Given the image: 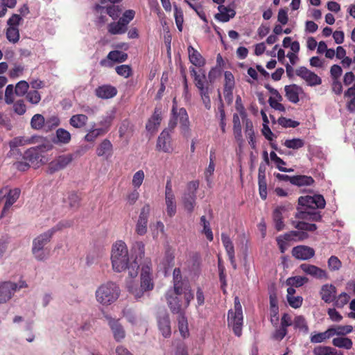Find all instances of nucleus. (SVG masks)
<instances>
[{"label": "nucleus", "mask_w": 355, "mask_h": 355, "mask_svg": "<svg viewBox=\"0 0 355 355\" xmlns=\"http://www.w3.org/2000/svg\"><path fill=\"white\" fill-rule=\"evenodd\" d=\"M173 277V287L167 291L166 298L171 311L180 313L184 308H188L193 294L188 284L182 281L180 268L174 269Z\"/></svg>", "instance_id": "f257e3e1"}, {"label": "nucleus", "mask_w": 355, "mask_h": 355, "mask_svg": "<svg viewBox=\"0 0 355 355\" xmlns=\"http://www.w3.org/2000/svg\"><path fill=\"white\" fill-rule=\"evenodd\" d=\"M173 117L168 123V130L171 132L177 125L178 121L180 123V128L184 136L189 135V121L187 110L184 108L178 110L177 107L173 105L172 108Z\"/></svg>", "instance_id": "6e6552de"}, {"label": "nucleus", "mask_w": 355, "mask_h": 355, "mask_svg": "<svg viewBox=\"0 0 355 355\" xmlns=\"http://www.w3.org/2000/svg\"><path fill=\"white\" fill-rule=\"evenodd\" d=\"M233 132L235 139L239 143L240 145L242 144L243 142L242 128L240 117L237 114H234L233 115Z\"/></svg>", "instance_id": "c9c22d12"}, {"label": "nucleus", "mask_w": 355, "mask_h": 355, "mask_svg": "<svg viewBox=\"0 0 355 355\" xmlns=\"http://www.w3.org/2000/svg\"><path fill=\"white\" fill-rule=\"evenodd\" d=\"M145 178V174L143 170H139L133 174L132 179V185L134 189H139Z\"/></svg>", "instance_id": "3c124183"}, {"label": "nucleus", "mask_w": 355, "mask_h": 355, "mask_svg": "<svg viewBox=\"0 0 355 355\" xmlns=\"http://www.w3.org/2000/svg\"><path fill=\"white\" fill-rule=\"evenodd\" d=\"M165 205L167 215L173 217L177 211V202L171 180H167L165 187Z\"/></svg>", "instance_id": "f8f14e48"}, {"label": "nucleus", "mask_w": 355, "mask_h": 355, "mask_svg": "<svg viewBox=\"0 0 355 355\" xmlns=\"http://www.w3.org/2000/svg\"><path fill=\"white\" fill-rule=\"evenodd\" d=\"M292 255L299 260H309L315 256V250L309 246L300 245L293 248Z\"/></svg>", "instance_id": "f3484780"}, {"label": "nucleus", "mask_w": 355, "mask_h": 355, "mask_svg": "<svg viewBox=\"0 0 355 355\" xmlns=\"http://www.w3.org/2000/svg\"><path fill=\"white\" fill-rule=\"evenodd\" d=\"M291 205L288 204L285 205L277 206L273 211L272 220L275 229L277 231H281L284 228V223L283 221V214L286 211L291 209Z\"/></svg>", "instance_id": "a211bd4d"}, {"label": "nucleus", "mask_w": 355, "mask_h": 355, "mask_svg": "<svg viewBox=\"0 0 355 355\" xmlns=\"http://www.w3.org/2000/svg\"><path fill=\"white\" fill-rule=\"evenodd\" d=\"M26 97L27 101L33 105L38 104L41 101L40 94L37 90L29 91Z\"/></svg>", "instance_id": "0e129e2a"}, {"label": "nucleus", "mask_w": 355, "mask_h": 355, "mask_svg": "<svg viewBox=\"0 0 355 355\" xmlns=\"http://www.w3.org/2000/svg\"><path fill=\"white\" fill-rule=\"evenodd\" d=\"M293 326L295 329H298L305 334H307L309 331V327L306 321L302 315H297L295 318L293 320Z\"/></svg>", "instance_id": "de8ad7c7"}, {"label": "nucleus", "mask_w": 355, "mask_h": 355, "mask_svg": "<svg viewBox=\"0 0 355 355\" xmlns=\"http://www.w3.org/2000/svg\"><path fill=\"white\" fill-rule=\"evenodd\" d=\"M41 153L35 148L28 149L24 155V158L30 164L38 166L42 163Z\"/></svg>", "instance_id": "bb28decb"}, {"label": "nucleus", "mask_w": 355, "mask_h": 355, "mask_svg": "<svg viewBox=\"0 0 355 355\" xmlns=\"http://www.w3.org/2000/svg\"><path fill=\"white\" fill-rule=\"evenodd\" d=\"M300 269L305 274L310 275L318 279H328L329 276L326 270L309 263H302L300 266Z\"/></svg>", "instance_id": "dca6fc26"}, {"label": "nucleus", "mask_w": 355, "mask_h": 355, "mask_svg": "<svg viewBox=\"0 0 355 355\" xmlns=\"http://www.w3.org/2000/svg\"><path fill=\"white\" fill-rule=\"evenodd\" d=\"M111 262L112 269L116 272L128 270L129 277H137L139 270V263L137 259L130 257L128 248L123 241H116L112 247Z\"/></svg>", "instance_id": "f03ea898"}, {"label": "nucleus", "mask_w": 355, "mask_h": 355, "mask_svg": "<svg viewBox=\"0 0 355 355\" xmlns=\"http://www.w3.org/2000/svg\"><path fill=\"white\" fill-rule=\"evenodd\" d=\"M331 337H332V331L329 328L324 332L312 334L310 337V341L312 343H320Z\"/></svg>", "instance_id": "79ce46f5"}, {"label": "nucleus", "mask_w": 355, "mask_h": 355, "mask_svg": "<svg viewBox=\"0 0 355 355\" xmlns=\"http://www.w3.org/2000/svg\"><path fill=\"white\" fill-rule=\"evenodd\" d=\"M219 13L215 15V18L219 21L227 22L235 16V11L223 6H218Z\"/></svg>", "instance_id": "473e14b6"}, {"label": "nucleus", "mask_w": 355, "mask_h": 355, "mask_svg": "<svg viewBox=\"0 0 355 355\" xmlns=\"http://www.w3.org/2000/svg\"><path fill=\"white\" fill-rule=\"evenodd\" d=\"M80 202V196L76 193H71L68 196V203L71 208L76 209L79 207Z\"/></svg>", "instance_id": "774afa93"}, {"label": "nucleus", "mask_w": 355, "mask_h": 355, "mask_svg": "<svg viewBox=\"0 0 355 355\" xmlns=\"http://www.w3.org/2000/svg\"><path fill=\"white\" fill-rule=\"evenodd\" d=\"M150 210L151 208L149 204L144 205L141 209L135 227L136 233L140 236H143L147 232L148 220Z\"/></svg>", "instance_id": "ddd939ff"}, {"label": "nucleus", "mask_w": 355, "mask_h": 355, "mask_svg": "<svg viewBox=\"0 0 355 355\" xmlns=\"http://www.w3.org/2000/svg\"><path fill=\"white\" fill-rule=\"evenodd\" d=\"M277 121L278 123L284 128H296L300 125L298 121L283 116L279 117Z\"/></svg>", "instance_id": "e2e57ef3"}, {"label": "nucleus", "mask_w": 355, "mask_h": 355, "mask_svg": "<svg viewBox=\"0 0 355 355\" xmlns=\"http://www.w3.org/2000/svg\"><path fill=\"white\" fill-rule=\"evenodd\" d=\"M128 30L126 27L119 19L116 22H112L107 26V31L112 35H121Z\"/></svg>", "instance_id": "a19ab883"}, {"label": "nucleus", "mask_w": 355, "mask_h": 355, "mask_svg": "<svg viewBox=\"0 0 355 355\" xmlns=\"http://www.w3.org/2000/svg\"><path fill=\"white\" fill-rule=\"evenodd\" d=\"M128 59V54L120 51H110L105 59L100 61V64L102 67H112L114 62H123Z\"/></svg>", "instance_id": "2eb2a0df"}, {"label": "nucleus", "mask_w": 355, "mask_h": 355, "mask_svg": "<svg viewBox=\"0 0 355 355\" xmlns=\"http://www.w3.org/2000/svg\"><path fill=\"white\" fill-rule=\"evenodd\" d=\"M105 129H101L100 128H91L88 130V132L85 136L84 139L86 141L93 142L99 136L104 135Z\"/></svg>", "instance_id": "a18cd8bd"}, {"label": "nucleus", "mask_w": 355, "mask_h": 355, "mask_svg": "<svg viewBox=\"0 0 355 355\" xmlns=\"http://www.w3.org/2000/svg\"><path fill=\"white\" fill-rule=\"evenodd\" d=\"M29 84L25 80H21L16 85L15 94L18 96H23L28 93Z\"/></svg>", "instance_id": "4d7b16f0"}, {"label": "nucleus", "mask_w": 355, "mask_h": 355, "mask_svg": "<svg viewBox=\"0 0 355 355\" xmlns=\"http://www.w3.org/2000/svg\"><path fill=\"white\" fill-rule=\"evenodd\" d=\"M1 191H3V189ZM21 191L18 188L10 189L9 191L6 194L3 192L1 194V198L6 197V202L2 210V213L0 218H3L6 212L9 210L12 205L17 200L20 196Z\"/></svg>", "instance_id": "aec40b11"}, {"label": "nucleus", "mask_w": 355, "mask_h": 355, "mask_svg": "<svg viewBox=\"0 0 355 355\" xmlns=\"http://www.w3.org/2000/svg\"><path fill=\"white\" fill-rule=\"evenodd\" d=\"M285 96L292 103H297L300 101L299 96L303 93V89L301 87L293 84L286 85L284 87Z\"/></svg>", "instance_id": "4be33fe9"}, {"label": "nucleus", "mask_w": 355, "mask_h": 355, "mask_svg": "<svg viewBox=\"0 0 355 355\" xmlns=\"http://www.w3.org/2000/svg\"><path fill=\"white\" fill-rule=\"evenodd\" d=\"M337 289L333 284H324L320 289L321 299L326 303H330L336 300Z\"/></svg>", "instance_id": "5701e85b"}, {"label": "nucleus", "mask_w": 355, "mask_h": 355, "mask_svg": "<svg viewBox=\"0 0 355 355\" xmlns=\"http://www.w3.org/2000/svg\"><path fill=\"white\" fill-rule=\"evenodd\" d=\"M120 288L116 284L107 282L101 284L96 291V299L103 306H108L117 300L120 295Z\"/></svg>", "instance_id": "423d86ee"}, {"label": "nucleus", "mask_w": 355, "mask_h": 355, "mask_svg": "<svg viewBox=\"0 0 355 355\" xmlns=\"http://www.w3.org/2000/svg\"><path fill=\"white\" fill-rule=\"evenodd\" d=\"M112 144L108 139H104L96 148V154L99 157H108L111 155Z\"/></svg>", "instance_id": "ea45409f"}, {"label": "nucleus", "mask_w": 355, "mask_h": 355, "mask_svg": "<svg viewBox=\"0 0 355 355\" xmlns=\"http://www.w3.org/2000/svg\"><path fill=\"white\" fill-rule=\"evenodd\" d=\"M45 123L44 117L40 114L33 116L31 120V128L34 130H40L43 128Z\"/></svg>", "instance_id": "603ef678"}, {"label": "nucleus", "mask_w": 355, "mask_h": 355, "mask_svg": "<svg viewBox=\"0 0 355 355\" xmlns=\"http://www.w3.org/2000/svg\"><path fill=\"white\" fill-rule=\"evenodd\" d=\"M313 182V178L308 175H294L291 178V184L297 187L310 186Z\"/></svg>", "instance_id": "58836bf2"}, {"label": "nucleus", "mask_w": 355, "mask_h": 355, "mask_svg": "<svg viewBox=\"0 0 355 355\" xmlns=\"http://www.w3.org/2000/svg\"><path fill=\"white\" fill-rule=\"evenodd\" d=\"M135 16V11L133 10H125L122 17H120L119 20L126 26L128 27V24L134 19Z\"/></svg>", "instance_id": "69168bd1"}, {"label": "nucleus", "mask_w": 355, "mask_h": 355, "mask_svg": "<svg viewBox=\"0 0 355 355\" xmlns=\"http://www.w3.org/2000/svg\"><path fill=\"white\" fill-rule=\"evenodd\" d=\"M6 38L10 42L17 43L19 40V32L18 27H8L6 31Z\"/></svg>", "instance_id": "8fccbe9b"}, {"label": "nucleus", "mask_w": 355, "mask_h": 355, "mask_svg": "<svg viewBox=\"0 0 355 355\" xmlns=\"http://www.w3.org/2000/svg\"><path fill=\"white\" fill-rule=\"evenodd\" d=\"M286 300L289 306L293 309H298L302 305L303 297L301 296L293 295L287 297Z\"/></svg>", "instance_id": "338daca9"}, {"label": "nucleus", "mask_w": 355, "mask_h": 355, "mask_svg": "<svg viewBox=\"0 0 355 355\" xmlns=\"http://www.w3.org/2000/svg\"><path fill=\"white\" fill-rule=\"evenodd\" d=\"M245 125V134L246 137L249 139L254 138V130L252 122L249 119H245L243 120Z\"/></svg>", "instance_id": "680f3d73"}, {"label": "nucleus", "mask_w": 355, "mask_h": 355, "mask_svg": "<svg viewBox=\"0 0 355 355\" xmlns=\"http://www.w3.org/2000/svg\"><path fill=\"white\" fill-rule=\"evenodd\" d=\"M221 241L225 248L232 266L234 268H236V264L235 261L234 248L232 240L226 234L223 233L221 234Z\"/></svg>", "instance_id": "b1692460"}, {"label": "nucleus", "mask_w": 355, "mask_h": 355, "mask_svg": "<svg viewBox=\"0 0 355 355\" xmlns=\"http://www.w3.org/2000/svg\"><path fill=\"white\" fill-rule=\"evenodd\" d=\"M157 148L164 153H170L173 151L171 134L168 130H164L158 137Z\"/></svg>", "instance_id": "6ab92c4d"}, {"label": "nucleus", "mask_w": 355, "mask_h": 355, "mask_svg": "<svg viewBox=\"0 0 355 355\" xmlns=\"http://www.w3.org/2000/svg\"><path fill=\"white\" fill-rule=\"evenodd\" d=\"M28 286L25 281L21 280L18 283L3 282L0 283V304L8 302L17 291Z\"/></svg>", "instance_id": "9d476101"}, {"label": "nucleus", "mask_w": 355, "mask_h": 355, "mask_svg": "<svg viewBox=\"0 0 355 355\" xmlns=\"http://www.w3.org/2000/svg\"><path fill=\"white\" fill-rule=\"evenodd\" d=\"M69 226L63 223H59L52 228L39 234L32 243L31 252L34 258L39 261H46L50 256V249L46 245L51 241L53 234L62 228Z\"/></svg>", "instance_id": "20e7f679"}, {"label": "nucleus", "mask_w": 355, "mask_h": 355, "mask_svg": "<svg viewBox=\"0 0 355 355\" xmlns=\"http://www.w3.org/2000/svg\"><path fill=\"white\" fill-rule=\"evenodd\" d=\"M104 318L112 332L115 341L121 342L125 338L126 333L124 327L120 322V319L112 317L109 314H105Z\"/></svg>", "instance_id": "9b49d317"}, {"label": "nucleus", "mask_w": 355, "mask_h": 355, "mask_svg": "<svg viewBox=\"0 0 355 355\" xmlns=\"http://www.w3.org/2000/svg\"><path fill=\"white\" fill-rule=\"evenodd\" d=\"M200 224L203 227L202 232L205 234L207 239L211 241L214 239L213 233L210 228L209 222L206 219L205 216H201Z\"/></svg>", "instance_id": "864d4df0"}, {"label": "nucleus", "mask_w": 355, "mask_h": 355, "mask_svg": "<svg viewBox=\"0 0 355 355\" xmlns=\"http://www.w3.org/2000/svg\"><path fill=\"white\" fill-rule=\"evenodd\" d=\"M88 121L87 115L83 114H74L69 119V124L75 128H82L85 126Z\"/></svg>", "instance_id": "e433bc0d"}, {"label": "nucleus", "mask_w": 355, "mask_h": 355, "mask_svg": "<svg viewBox=\"0 0 355 355\" xmlns=\"http://www.w3.org/2000/svg\"><path fill=\"white\" fill-rule=\"evenodd\" d=\"M332 331V336L337 335L339 336H345V335L350 334L353 331V327L352 325L345 326H337L336 327H330Z\"/></svg>", "instance_id": "49530a36"}, {"label": "nucleus", "mask_w": 355, "mask_h": 355, "mask_svg": "<svg viewBox=\"0 0 355 355\" xmlns=\"http://www.w3.org/2000/svg\"><path fill=\"white\" fill-rule=\"evenodd\" d=\"M72 159L71 155L59 156L49 164V169L50 173H53L55 171L64 168L71 162Z\"/></svg>", "instance_id": "412c9836"}, {"label": "nucleus", "mask_w": 355, "mask_h": 355, "mask_svg": "<svg viewBox=\"0 0 355 355\" xmlns=\"http://www.w3.org/2000/svg\"><path fill=\"white\" fill-rule=\"evenodd\" d=\"M158 327L164 338H168L171 335V322L168 314H164L158 318Z\"/></svg>", "instance_id": "a878e982"}, {"label": "nucleus", "mask_w": 355, "mask_h": 355, "mask_svg": "<svg viewBox=\"0 0 355 355\" xmlns=\"http://www.w3.org/2000/svg\"><path fill=\"white\" fill-rule=\"evenodd\" d=\"M202 103L206 109L209 110L211 108V100L209 94L212 91V89L209 87V84L204 85L198 87Z\"/></svg>", "instance_id": "f704fd0d"}, {"label": "nucleus", "mask_w": 355, "mask_h": 355, "mask_svg": "<svg viewBox=\"0 0 355 355\" xmlns=\"http://www.w3.org/2000/svg\"><path fill=\"white\" fill-rule=\"evenodd\" d=\"M188 53L189 60L193 65L196 67H202L205 64V59L192 46H189Z\"/></svg>", "instance_id": "2f4dec72"}, {"label": "nucleus", "mask_w": 355, "mask_h": 355, "mask_svg": "<svg viewBox=\"0 0 355 355\" xmlns=\"http://www.w3.org/2000/svg\"><path fill=\"white\" fill-rule=\"evenodd\" d=\"M298 204L301 207H298V212L296 214V218L302 220L311 221H320L322 216L316 211H307L309 209L315 210L316 209H323L325 207L326 202L322 195L318 194L313 196H301L298 199Z\"/></svg>", "instance_id": "7ed1b4c3"}, {"label": "nucleus", "mask_w": 355, "mask_h": 355, "mask_svg": "<svg viewBox=\"0 0 355 355\" xmlns=\"http://www.w3.org/2000/svg\"><path fill=\"white\" fill-rule=\"evenodd\" d=\"M130 278V279L126 281V288L129 293L137 300L141 298L145 292L152 291L154 288V284L150 275V267L148 264L142 266L140 287H137L132 280L133 278Z\"/></svg>", "instance_id": "39448f33"}, {"label": "nucleus", "mask_w": 355, "mask_h": 355, "mask_svg": "<svg viewBox=\"0 0 355 355\" xmlns=\"http://www.w3.org/2000/svg\"><path fill=\"white\" fill-rule=\"evenodd\" d=\"M328 268L331 271H337L342 267V262L336 256H331L327 261Z\"/></svg>", "instance_id": "052dcab7"}, {"label": "nucleus", "mask_w": 355, "mask_h": 355, "mask_svg": "<svg viewBox=\"0 0 355 355\" xmlns=\"http://www.w3.org/2000/svg\"><path fill=\"white\" fill-rule=\"evenodd\" d=\"M295 73L302 78L309 86H316L322 83L321 78L305 67H300L297 69Z\"/></svg>", "instance_id": "4468645a"}, {"label": "nucleus", "mask_w": 355, "mask_h": 355, "mask_svg": "<svg viewBox=\"0 0 355 355\" xmlns=\"http://www.w3.org/2000/svg\"><path fill=\"white\" fill-rule=\"evenodd\" d=\"M117 94L116 89L110 85H104L98 87L95 89V94L100 98L107 99L115 96Z\"/></svg>", "instance_id": "393cba45"}, {"label": "nucleus", "mask_w": 355, "mask_h": 355, "mask_svg": "<svg viewBox=\"0 0 355 355\" xmlns=\"http://www.w3.org/2000/svg\"><path fill=\"white\" fill-rule=\"evenodd\" d=\"M309 281V279L304 276H294L288 277L286 280V284L287 286H293L296 288L302 286L305 284H306Z\"/></svg>", "instance_id": "37998d69"}, {"label": "nucleus", "mask_w": 355, "mask_h": 355, "mask_svg": "<svg viewBox=\"0 0 355 355\" xmlns=\"http://www.w3.org/2000/svg\"><path fill=\"white\" fill-rule=\"evenodd\" d=\"M199 187L197 180L191 181L187 185V189L182 196V203L184 209L189 214H191L196 205V191Z\"/></svg>", "instance_id": "1a4fd4ad"}, {"label": "nucleus", "mask_w": 355, "mask_h": 355, "mask_svg": "<svg viewBox=\"0 0 355 355\" xmlns=\"http://www.w3.org/2000/svg\"><path fill=\"white\" fill-rule=\"evenodd\" d=\"M174 17L177 28L179 31L181 32L182 31V26L184 22L183 12L181 8L175 6Z\"/></svg>", "instance_id": "bf43d9fd"}, {"label": "nucleus", "mask_w": 355, "mask_h": 355, "mask_svg": "<svg viewBox=\"0 0 355 355\" xmlns=\"http://www.w3.org/2000/svg\"><path fill=\"white\" fill-rule=\"evenodd\" d=\"M94 12L96 15L95 23L98 26H103L107 21L105 7L96 4L94 6Z\"/></svg>", "instance_id": "72a5a7b5"}, {"label": "nucleus", "mask_w": 355, "mask_h": 355, "mask_svg": "<svg viewBox=\"0 0 355 355\" xmlns=\"http://www.w3.org/2000/svg\"><path fill=\"white\" fill-rule=\"evenodd\" d=\"M71 139V135L69 131L64 128H58L52 141L55 144H67L70 142Z\"/></svg>", "instance_id": "7c9ffc66"}, {"label": "nucleus", "mask_w": 355, "mask_h": 355, "mask_svg": "<svg viewBox=\"0 0 355 355\" xmlns=\"http://www.w3.org/2000/svg\"><path fill=\"white\" fill-rule=\"evenodd\" d=\"M228 326L232 327L234 334L239 337L242 334L243 315L242 306L238 297L234 298V309H230L227 315Z\"/></svg>", "instance_id": "0eeeda50"}, {"label": "nucleus", "mask_w": 355, "mask_h": 355, "mask_svg": "<svg viewBox=\"0 0 355 355\" xmlns=\"http://www.w3.org/2000/svg\"><path fill=\"white\" fill-rule=\"evenodd\" d=\"M122 315L132 326L140 325L143 322L141 317L130 309H124Z\"/></svg>", "instance_id": "c756f323"}, {"label": "nucleus", "mask_w": 355, "mask_h": 355, "mask_svg": "<svg viewBox=\"0 0 355 355\" xmlns=\"http://www.w3.org/2000/svg\"><path fill=\"white\" fill-rule=\"evenodd\" d=\"M294 227L302 231L314 232L317 229L315 224L308 223L304 221H298L293 223Z\"/></svg>", "instance_id": "6e6d98bb"}, {"label": "nucleus", "mask_w": 355, "mask_h": 355, "mask_svg": "<svg viewBox=\"0 0 355 355\" xmlns=\"http://www.w3.org/2000/svg\"><path fill=\"white\" fill-rule=\"evenodd\" d=\"M33 139L24 138L21 137H15L12 141H10L9 146L11 149L16 148L17 146H24L26 144H31Z\"/></svg>", "instance_id": "13d9d810"}, {"label": "nucleus", "mask_w": 355, "mask_h": 355, "mask_svg": "<svg viewBox=\"0 0 355 355\" xmlns=\"http://www.w3.org/2000/svg\"><path fill=\"white\" fill-rule=\"evenodd\" d=\"M162 121V112L159 108H155L153 116L146 123V128L148 132L157 130Z\"/></svg>", "instance_id": "c85d7f7f"}, {"label": "nucleus", "mask_w": 355, "mask_h": 355, "mask_svg": "<svg viewBox=\"0 0 355 355\" xmlns=\"http://www.w3.org/2000/svg\"><path fill=\"white\" fill-rule=\"evenodd\" d=\"M284 144L288 148L297 150L304 146V141L302 139L294 138L292 139H286Z\"/></svg>", "instance_id": "5fc2aeb1"}, {"label": "nucleus", "mask_w": 355, "mask_h": 355, "mask_svg": "<svg viewBox=\"0 0 355 355\" xmlns=\"http://www.w3.org/2000/svg\"><path fill=\"white\" fill-rule=\"evenodd\" d=\"M332 344L336 347L343 348L347 350L352 349L353 346V342L349 338L339 336L333 338Z\"/></svg>", "instance_id": "4c0bfd02"}, {"label": "nucleus", "mask_w": 355, "mask_h": 355, "mask_svg": "<svg viewBox=\"0 0 355 355\" xmlns=\"http://www.w3.org/2000/svg\"><path fill=\"white\" fill-rule=\"evenodd\" d=\"M308 236V234L302 230L291 231L285 234L286 239H293V241H302L307 239Z\"/></svg>", "instance_id": "09e8293b"}, {"label": "nucleus", "mask_w": 355, "mask_h": 355, "mask_svg": "<svg viewBox=\"0 0 355 355\" xmlns=\"http://www.w3.org/2000/svg\"><path fill=\"white\" fill-rule=\"evenodd\" d=\"M114 119V112H112L102 116L99 121V125L101 129H105V134H106L112 125V123Z\"/></svg>", "instance_id": "c03bdc74"}, {"label": "nucleus", "mask_w": 355, "mask_h": 355, "mask_svg": "<svg viewBox=\"0 0 355 355\" xmlns=\"http://www.w3.org/2000/svg\"><path fill=\"white\" fill-rule=\"evenodd\" d=\"M187 309H183L180 313H174L175 314H179L178 318V330L183 338H188L189 336V330L188 327L187 319L184 315V311Z\"/></svg>", "instance_id": "cd10ccee"}]
</instances>
